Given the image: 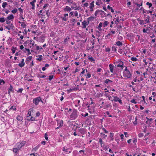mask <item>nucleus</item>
Returning <instances> with one entry per match:
<instances>
[{
	"instance_id": "55",
	"label": "nucleus",
	"mask_w": 156,
	"mask_h": 156,
	"mask_svg": "<svg viewBox=\"0 0 156 156\" xmlns=\"http://www.w3.org/2000/svg\"><path fill=\"white\" fill-rule=\"evenodd\" d=\"M120 137H121V139L122 140H123V137H124V135L123 134H121L120 135Z\"/></svg>"
},
{
	"instance_id": "39",
	"label": "nucleus",
	"mask_w": 156,
	"mask_h": 156,
	"mask_svg": "<svg viewBox=\"0 0 156 156\" xmlns=\"http://www.w3.org/2000/svg\"><path fill=\"white\" fill-rule=\"evenodd\" d=\"M5 83V82L3 80L0 79V85H3Z\"/></svg>"
},
{
	"instance_id": "7",
	"label": "nucleus",
	"mask_w": 156,
	"mask_h": 156,
	"mask_svg": "<svg viewBox=\"0 0 156 156\" xmlns=\"http://www.w3.org/2000/svg\"><path fill=\"white\" fill-rule=\"evenodd\" d=\"M113 100L115 102L118 101L120 104L122 103V101L121 99L117 97V96H114Z\"/></svg>"
},
{
	"instance_id": "36",
	"label": "nucleus",
	"mask_w": 156,
	"mask_h": 156,
	"mask_svg": "<svg viewBox=\"0 0 156 156\" xmlns=\"http://www.w3.org/2000/svg\"><path fill=\"white\" fill-rule=\"evenodd\" d=\"M17 9L15 8V9H14L12 10L11 11V12L13 14H15L16 13V12H17Z\"/></svg>"
},
{
	"instance_id": "31",
	"label": "nucleus",
	"mask_w": 156,
	"mask_h": 156,
	"mask_svg": "<svg viewBox=\"0 0 156 156\" xmlns=\"http://www.w3.org/2000/svg\"><path fill=\"white\" fill-rule=\"evenodd\" d=\"M102 23H100L98 25V29L99 30H101V27H102Z\"/></svg>"
},
{
	"instance_id": "34",
	"label": "nucleus",
	"mask_w": 156,
	"mask_h": 156,
	"mask_svg": "<svg viewBox=\"0 0 156 156\" xmlns=\"http://www.w3.org/2000/svg\"><path fill=\"white\" fill-rule=\"evenodd\" d=\"M5 21V19L4 17L0 18V22L1 23H3Z\"/></svg>"
},
{
	"instance_id": "29",
	"label": "nucleus",
	"mask_w": 156,
	"mask_h": 156,
	"mask_svg": "<svg viewBox=\"0 0 156 156\" xmlns=\"http://www.w3.org/2000/svg\"><path fill=\"white\" fill-rule=\"evenodd\" d=\"M100 10H97L95 13H94V15L95 16H96L99 13H100Z\"/></svg>"
},
{
	"instance_id": "53",
	"label": "nucleus",
	"mask_w": 156,
	"mask_h": 156,
	"mask_svg": "<svg viewBox=\"0 0 156 156\" xmlns=\"http://www.w3.org/2000/svg\"><path fill=\"white\" fill-rule=\"evenodd\" d=\"M91 75L89 73H88L87 74V77H86L87 78H89L91 77Z\"/></svg>"
},
{
	"instance_id": "50",
	"label": "nucleus",
	"mask_w": 156,
	"mask_h": 156,
	"mask_svg": "<svg viewBox=\"0 0 156 156\" xmlns=\"http://www.w3.org/2000/svg\"><path fill=\"white\" fill-rule=\"evenodd\" d=\"M30 44H31L32 46L34 45V41L33 40H30Z\"/></svg>"
},
{
	"instance_id": "19",
	"label": "nucleus",
	"mask_w": 156,
	"mask_h": 156,
	"mask_svg": "<svg viewBox=\"0 0 156 156\" xmlns=\"http://www.w3.org/2000/svg\"><path fill=\"white\" fill-rule=\"evenodd\" d=\"M37 57H39L38 58L36 59L37 60L39 61H41L42 60V56L41 55H39L37 56Z\"/></svg>"
},
{
	"instance_id": "3",
	"label": "nucleus",
	"mask_w": 156,
	"mask_h": 156,
	"mask_svg": "<svg viewBox=\"0 0 156 156\" xmlns=\"http://www.w3.org/2000/svg\"><path fill=\"white\" fill-rule=\"evenodd\" d=\"M123 76L128 78H130L131 76V74L129 71H124L123 72Z\"/></svg>"
},
{
	"instance_id": "37",
	"label": "nucleus",
	"mask_w": 156,
	"mask_h": 156,
	"mask_svg": "<svg viewBox=\"0 0 156 156\" xmlns=\"http://www.w3.org/2000/svg\"><path fill=\"white\" fill-rule=\"evenodd\" d=\"M7 5V3L6 2H4L2 3V7L3 8H5Z\"/></svg>"
},
{
	"instance_id": "62",
	"label": "nucleus",
	"mask_w": 156,
	"mask_h": 156,
	"mask_svg": "<svg viewBox=\"0 0 156 156\" xmlns=\"http://www.w3.org/2000/svg\"><path fill=\"white\" fill-rule=\"evenodd\" d=\"M40 113L39 112H37L36 114V116H37V117H38V116H39L40 115Z\"/></svg>"
},
{
	"instance_id": "18",
	"label": "nucleus",
	"mask_w": 156,
	"mask_h": 156,
	"mask_svg": "<svg viewBox=\"0 0 156 156\" xmlns=\"http://www.w3.org/2000/svg\"><path fill=\"white\" fill-rule=\"evenodd\" d=\"M87 22L84 20L82 23V24L83 25V27L82 28H85L86 27L87 25Z\"/></svg>"
},
{
	"instance_id": "25",
	"label": "nucleus",
	"mask_w": 156,
	"mask_h": 156,
	"mask_svg": "<svg viewBox=\"0 0 156 156\" xmlns=\"http://www.w3.org/2000/svg\"><path fill=\"white\" fill-rule=\"evenodd\" d=\"M119 22V17H117L115 18V23L116 24H118V23Z\"/></svg>"
},
{
	"instance_id": "10",
	"label": "nucleus",
	"mask_w": 156,
	"mask_h": 156,
	"mask_svg": "<svg viewBox=\"0 0 156 156\" xmlns=\"http://www.w3.org/2000/svg\"><path fill=\"white\" fill-rule=\"evenodd\" d=\"M24 59L23 58H22V59L21 61V63L19 64V66L21 67H22L24 66L25 63L24 62Z\"/></svg>"
},
{
	"instance_id": "58",
	"label": "nucleus",
	"mask_w": 156,
	"mask_h": 156,
	"mask_svg": "<svg viewBox=\"0 0 156 156\" xmlns=\"http://www.w3.org/2000/svg\"><path fill=\"white\" fill-rule=\"evenodd\" d=\"M40 48L41 49H42V48H40V47L39 46H36V50H37V51Z\"/></svg>"
},
{
	"instance_id": "2",
	"label": "nucleus",
	"mask_w": 156,
	"mask_h": 156,
	"mask_svg": "<svg viewBox=\"0 0 156 156\" xmlns=\"http://www.w3.org/2000/svg\"><path fill=\"white\" fill-rule=\"evenodd\" d=\"M40 101H42L41 98L40 97L33 99V103L36 105L38 104L39 102Z\"/></svg>"
},
{
	"instance_id": "12",
	"label": "nucleus",
	"mask_w": 156,
	"mask_h": 156,
	"mask_svg": "<svg viewBox=\"0 0 156 156\" xmlns=\"http://www.w3.org/2000/svg\"><path fill=\"white\" fill-rule=\"evenodd\" d=\"M109 68L110 71L112 73H113L114 66L112 64H110L109 65Z\"/></svg>"
},
{
	"instance_id": "56",
	"label": "nucleus",
	"mask_w": 156,
	"mask_h": 156,
	"mask_svg": "<svg viewBox=\"0 0 156 156\" xmlns=\"http://www.w3.org/2000/svg\"><path fill=\"white\" fill-rule=\"evenodd\" d=\"M83 70L82 71V72L81 73V74L80 75L81 76H82V75H83L84 73H85V70L83 69Z\"/></svg>"
},
{
	"instance_id": "59",
	"label": "nucleus",
	"mask_w": 156,
	"mask_h": 156,
	"mask_svg": "<svg viewBox=\"0 0 156 156\" xmlns=\"http://www.w3.org/2000/svg\"><path fill=\"white\" fill-rule=\"evenodd\" d=\"M18 10L19 11H20V12L22 13L23 12V9L21 8H20L18 9Z\"/></svg>"
},
{
	"instance_id": "33",
	"label": "nucleus",
	"mask_w": 156,
	"mask_h": 156,
	"mask_svg": "<svg viewBox=\"0 0 156 156\" xmlns=\"http://www.w3.org/2000/svg\"><path fill=\"white\" fill-rule=\"evenodd\" d=\"M109 24V22L107 21H105L103 23V25L104 27H105L108 25Z\"/></svg>"
},
{
	"instance_id": "45",
	"label": "nucleus",
	"mask_w": 156,
	"mask_h": 156,
	"mask_svg": "<svg viewBox=\"0 0 156 156\" xmlns=\"http://www.w3.org/2000/svg\"><path fill=\"white\" fill-rule=\"evenodd\" d=\"M21 26L22 27H23V28H25L26 27V25L23 22L21 24Z\"/></svg>"
},
{
	"instance_id": "60",
	"label": "nucleus",
	"mask_w": 156,
	"mask_h": 156,
	"mask_svg": "<svg viewBox=\"0 0 156 156\" xmlns=\"http://www.w3.org/2000/svg\"><path fill=\"white\" fill-rule=\"evenodd\" d=\"M105 51L106 52H108L110 51V49L109 48H107L105 49Z\"/></svg>"
},
{
	"instance_id": "47",
	"label": "nucleus",
	"mask_w": 156,
	"mask_h": 156,
	"mask_svg": "<svg viewBox=\"0 0 156 156\" xmlns=\"http://www.w3.org/2000/svg\"><path fill=\"white\" fill-rule=\"evenodd\" d=\"M54 20L55 21V22L56 23H58L59 22V20H58L57 18H55L54 19Z\"/></svg>"
},
{
	"instance_id": "43",
	"label": "nucleus",
	"mask_w": 156,
	"mask_h": 156,
	"mask_svg": "<svg viewBox=\"0 0 156 156\" xmlns=\"http://www.w3.org/2000/svg\"><path fill=\"white\" fill-rule=\"evenodd\" d=\"M30 4L32 6V9H34L35 8V5H34V3H33L32 2H30Z\"/></svg>"
},
{
	"instance_id": "9",
	"label": "nucleus",
	"mask_w": 156,
	"mask_h": 156,
	"mask_svg": "<svg viewBox=\"0 0 156 156\" xmlns=\"http://www.w3.org/2000/svg\"><path fill=\"white\" fill-rule=\"evenodd\" d=\"M5 27L6 29H8V30H10L11 29H13V28H14V26L12 24H11L10 25H9L8 26H5Z\"/></svg>"
},
{
	"instance_id": "11",
	"label": "nucleus",
	"mask_w": 156,
	"mask_h": 156,
	"mask_svg": "<svg viewBox=\"0 0 156 156\" xmlns=\"http://www.w3.org/2000/svg\"><path fill=\"white\" fill-rule=\"evenodd\" d=\"M100 14L101 17H104L106 16V13L101 10H100Z\"/></svg>"
},
{
	"instance_id": "41",
	"label": "nucleus",
	"mask_w": 156,
	"mask_h": 156,
	"mask_svg": "<svg viewBox=\"0 0 156 156\" xmlns=\"http://www.w3.org/2000/svg\"><path fill=\"white\" fill-rule=\"evenodd\" d=\"M146 125L148 126H150L151 123L149 122L148 120L146 122Z\"/></svg>"
},
{
	"instance_id": "27",
	"label": "nucleus",
	"mask_w": 156,
	"mask_h": 156,
	"mask_svg": "<svg viewBox=\"0 0 156 156\" xmlns=\"http://www.w3.org/2000/svg\"><path fill=\"white\" fill-rule=\"evenodd\" d=\"M137 58L135 57H132L131 58V60L133 61H137Z\"/></svg>"
},
{
	"instance_id": "16",
	"label": "nucleus",
	"mask_w": 156,
	"mask_h": 156,
	"mask_svg": "<svg viewBox=\"0 0 156 156\" xmlns=\"http://www.w3.org/2000/svg\"><path fill=\"white\" fill-rule=\"evenodd\" d=\"M27 119L30 121H34L35 120V118L31 116L30 117V118H27Z\"/></svg>"
},
{
	"instance_id": "4",
	"label": "nucleus",
	"mask_w": 156,
	"mask_h": 156,
	"mask_svg": "<svg viewBox=\"0 0 156 156\" xmlns=\"http://www.w3.org/2000/svg\"><path fill=\"white\" fill-rule=\"evenodd\" d=\"M18 146H19L17 148H14L13 149V151L14 152L16 153L19 150H20V149L24 145L23 144H22L21 143H18L17 144Z\"/></svg>"
},
{
	"instance_id": "13",
	"label": "nucleus",
	"mask_w": 156,
	"mask_h": 156,
	"mask_svg": "<svg viewBox=\"0 0 156 156\" xmlns=\"http://www.w3.org/2000/svg\"><path fill=\"white\" fill-rule=\"evenodd\" d=\"M71 10V9L68 6H66L64 9V11H67L68 12H69Z\"/></svg>"
},
{
	"instance_id": "49",
	"label": "nucleus",
	"mask_w": 156,
	"mask_h": 156,
	"mask_svg": "<svg viewBox=\"0 0 156 156\" xmlns=\"http://www.w3.org/2000/svg\"><path fill=\"white\" fill-rule=\"evenodd\" d=\"M45 138L46 140H48V134L47 133H45Z\"/></svg>"
},
{
	"instance_id": "14",
	"label": "nucleus",
	"mask_w": 156,
	"mask_h": 156,
	"mask_svg": "<svg viewBox=\"0 0 156 156\" xmlns=\"http://www.w3.org/2000/svg\"><path fill=\"white\" fill-rule=\"evenodd\" d=\"M119 64L117 65V67H120L122 68L123 67V62L122 61H120L119 62Z\"/></svg>"
},
{
	"instance_id": "32",
	"label": "nucleus",
	"mask_w": 156,
	"mask_h": 156,
	"mask_svg": "<svg viewBox=\"0 0 156 156\" xmlns=\"http://www.w3.org/2000/svg\"><path fill=\"white\" fill-rule=\"evenodd\" d=\"M67 2L68 3H69L70 4H74L76 5V4L75 3H73V0H67Z\"/></svg>"
},
{
	"instance_id": "40",
	"label": "nucleus",
	"mask_w": 156,
	"mask_h": 156,
	"mask_svg": "<svg viewBox=\"0 0 156 156\" xmlns=\"http://www.w3.org/2000/svg\"><path fill=\"white\" fill-rule=\"evenodd\" d=\"M16 49V48H14L12 47L11 48V50L12 51V52L13 53H14L15 52V50Z\"/></svg>"
},
{
	"instance_id": "46",
	"label": "nucleus",
	"mask_w": 156,
	"mask_h": 156,
	"mask_svg": "<svg viewBox=\"0 0 156 156\" xmlns=\"http://www.w3.org/2000/svg\"><path fill=\"white\" fill-rule=\"evenodd\" d=\"M88 59L92 62L94 61V58L92 57H89Z\"/></svg>"
},
{
	"instance_id": "26",
	"label": "nucleus",
	"mask_w": 156,
	"mask_h": 156,
	"mask_svg": "<svg viewBox=\"0 0 156 156\" xmlns=\"http://www.w3.org/2000/svg\"><path fill=\"white\" fill-rule=\"evenodd\" d=\"M107 8L110 10H111V11L113 13L114 12V10L112 8L110 7L109 5H108L107 6Z\"/></svg>"
},
{
	"instance_id": "6",
	"label": "nucleus",
	"mask_w": 156,
	"mask_h": 156,
	"mask_svg": "<svg viewBox=\"0 0 156 156\" xmlns=\"http://www.w3.org/2000/svg\"><path fill=\"white\" fill-rule=\"evenodd\" d=\"M12 92L13 93L14 92V89L12 85L10 84V87L8 89V93L9 95H10V93Z\"/></svg>"
},
{
	"instance_id": "21",
	"label": "nucleus",
	"mask_w": 156,
	"mask_h": 156,
	"mask_svg": "<svg viewBox=\"0 0 156 156\" xmlns=\"http://www.w3.org/2000/svg\"><path fill=\"white\" fill-rule=\"evenodd\" d=\"M14 18V16L12 14L10 15L9 16H8L7 19L8 20H11Z\"/></svg>"
},
{
	"instance_id": "28",
	"label": "nucleus",
	"mask_w": 156,
	"mask_h": 156,
	"mask_svg": "<svg viewBox=\"0 0 156 156\" xmlns=\"http://www.w3.org/2000/svg\"><path fill=\"white\" fill-rule=\"evenodd\" d=\"M100 10H97L95 13H94V15L95 16H96L99 13H100Z\"/></svg>"
},
{
	"instance_id": "5",
	"label": "nucleus",
	"mask_w": 156,
	"mask_h": 156,
	"mask_svg": "<svg viewBox=\"0 0 156 156\" xmlns=\"http://www.w3.org/2000/svg\"><path fill=\"white\" fill-rule=\"evenodd\" d=\"M68 14L66 13L64 14V16L63 17H60V18H62L63 21H66L68 19Z\"/></svg>"
},
{
	"instance_id": "22",
	"label": "nucleus",
	"mask_w": 156,
	"mask_h": 156,
	"mask_svg": "<svg viewBox=\"0 0 156 156\" xmlns=\"http://www.w3.org/2000/svg\"><path fill=\"white\" fill-rule=\"evenodd\" d=\"M110 137L111 138V140L112 141L114 140V137H113L114 134L112 133H110Z\"/></svg>"
},
{
	"instance_id": "17",
	"label": "nucleus",
	"mask_w": 156,
	"mask_h": 156,
	"mask_svg": "<svg viewBox=\"0 0 156 156\" xmlns=\"http://www.w3.org/2000/svg\"><path fill=\"white\" fill-rule=\"evenodd\" d=\"M17 119L19 121H21L23 120V118L22 116L18 115L16 117Z\"/></svg>"
},
{
	"instance_id": "20",
	"label": "nucleus",
	"mask_w": 156,
	"mask_h": 156,
	"mask_svg": "<svg viewBox=\"0 0 156 156\" xmlns=\"http://www.w3.org/2000/svg\"><path fill=\"white\" fill-rule=\"evenodd\" d=\"M32 111V110L31 109H30L28 111V113L27 115V118H30V116H31V111Z\"/></svg>"
},
{
	"instance_id": "63",
	"label": "nucleus",
	"mask_w": 156,
	"mask_h": 156,
	"mask_svg": "<svg viewBox=\"0 0 156 156\" xmlns=\"http://www.w3.org/2000/svg\"><path fill=\"white\" fill-rule=\"evenodd\" d=\"M106 106L107 108L112 107V105L111 104H107L106 105Z\"/></svg>"
},
{
	"instance_id": "44",
	"label": "nucleus",
	"mask_w": 156,
	"mask_h": 156,
	"mask_svg": "<svg viewBox=\"0 0 156 156\" xmlns=\"http://www.w3.org/2000/svg\"><path fill=\"white\" fill-rule=\"evenodd\" d=\"M148 30V29H143V31L144 33L147 32V33L149 34V32H147Z\"/></svg>"
},
{
	"instance_id": "1",
	"label": "nucleus",
	"mask_w": 156,
	"mask_h": 156,
	"mask_svg": "<svg viewBox=\"0 0 156 156\" xmlns=\"http://www.w3.org/2000/svg\"><path fill=\"white\" fill-rule=\"evenodd\" d=\"M78 112L76 110H74L72 114L70 115V117L72 119H75L78 116Z\"/></svg>"
},
{
	"instance_id": "35",
	"label": "nucleus",
	"mask_w": 156,
	"mask_h": 156,
	"mask_svg": "<svg viewBox=\"0 0 156 156\" xmlns=\"http://www.w3.org/2000/svg\"><path fill=\"white\" fill-rule=\"evenodd\" d=\"M109 82L111 83L112 82V81L109 80V79H106L105 81V83H109Z\"/></svg>"
},
{
	"instance_id": "8",
	"label": "nucleus",
	"mask_w": 156,
	"mask_h": 156,
	"mask_svg": "<svg viewBox=\"0 0 156 156\" xmlns=\"http://www.w3.org/2000/svg\"><path fill=\"white\" fill-rule=\"evenodd\" d=\"M137 1H138V2L140 3L138 4L137 2H135V5H136L138 7L137 9H138L140 7V6H142L143 2L142 0H137Z\"/></svg>"
},
{
	"instance_id": "61",
	"label": "nucleus",
	"mask_w": 156,
	"mask_h": 156,
	"mask_svg": "<svg viewBox=\"0 0 156 156\" xmlns=\"http://www.w3.org/2000/svg\"><path fill=\"white\" fill-rule=\"evenodd\" d=\"M99 140L100 143L101 144V146L102 144H103L102 140L101 139H99Z\"/></svg>"
},
{
	"instance_id": "42",
	"label": "nucleus",
	"mask_w": 156,
	"mask_h": 156,
	"mask_svg": "<svg viewBox=\"0 0 156 156\" xmlns=\"http://www.w3.org/2000/svg\"><path fill=\"white\" fill-rule=\"evenodd\" d=\"M30 156H39V155L36 153H34L33 154H30Z\"/></svg>"
},
{
	"instance_id": "30",
	"label": "nucleus",
	"mask_w": 156,
	"mask_h": 156,
	"mask_svg": "<svg viewBox=\"0 0 156 156\" xmlns=\"http://www.w3.org/2000/svg\"><path fill=\"white\" fill-rule=\"evenodd\" d=\"M100 10H97L95 13H94V15L95 16H96L99 13H100Z\"/></svg>"
},
{
	"instance_id": "54",
	"label": "nucleus",
	"mask_w": 156,
	"mask_h": 156,
	"mask_svg": "<svg viewBox=\"0 0 156 156\" xmlns=\"http://www.w3.org/2000/svg\"><path fill=\"white\" fill-rule=\"evenodd\" d=\"M23 89L22 88H20L19 89V90L17 91V92H20L22 93V91L23 90Z\"/></svg>"
},
{
	"instance_id": "24",
	"label": "nucleus",
	"mask_w": 156,
	"mask_h": 156,
	"mask_svg": "<svg viewBox=\"0 0 156 156\" xmlns=\"http://www.w3.org/2000/svg\"><path fill=\"white\" fill-rule=\"evenodd\" d=\"M94 1H93L90 3L89 8H92L94 7Z\"/></svg>"
},
{
	"instance_id": "23",
	"label": "nucleus",
	"mask_w": 156,
	"mask_h": 156,
	"mask_svg": "<svg viewBox=\"0 0 156 156\" xmlns=\"http://www.w3.org/2000/svg\"><path fill=\"white\" fill-rule=\"evenodd\" d=\"M116 45L118 46H121L122 45V42L120 41H118L116 43Z\"/></svg>"
},
{
	"instance_id": "51",
	"label": "nucleus",
	"mask_w": 156,
	"mask_h": 156,
	"mask_svg": "<svg viewBox=\"0 0 156 156\" xmlns=\"http://www.w3.org/2000/svg\"><path fill=\"white\" fill-rule=\"evenodd\" d=\"M130 102L134 104H136L137 103L136 101L134 99L132 100Z\"/></svg>"
},
{
	"instance_id": "38",
	"label": "nucleus",
	"mask_w": 156,
	"mask_h": 156,
	"mask_svg": "<svg viewBox=\"0 0 156 156\" xmlns=\"http://www.w3.org/2000/svg\"><path fill=\"white\" fill-rule=\"evenodd\" d=\"M146 5H147L149 6V7L150 8L151 7L152 4L151 3H150L148 2H147L146 3Z\"/></svg>"
},
{
	"instance_id": "15",
	"label": "nucleus",
	"mask_w": 156,
	"mask_h": 156,
	"mask_svg": "<svg viewBox=\"0 0 156 156\" xmlns=\"http://www.w3.org/2000/svg\"><path fill=\"white\" fill-rule=\"evenodd\" d=\"M32 58V56H29L26 59V63L28 64V62H30Z\"/></svg>"
},
{
	"instance_id": "52",
	"label": "nucleus",
	"mask_w": 156,
	"mask_h": 156,
	"mask_svg": "<svg viewBox=\"0 0 156 156\" xmlns=\"http://www.w3.org/2000/svg\"><path fill=\"white\" fill-rule=\"evenodd\" d=\"M106 114L107 115H108V117H112V115H109V112L107 111V112H106Z\"/></svg>"
},
{
	"instance_id": "48",
	"label": "nucleus",
	"mask_w": 156,
	"mask_h": 156,
	"mask_svg": "<svg viewBox=\"0 0 156 156\" xmlns=\"http://www.w3.org/2000/svg\"><path fill=\"white\" fill-rule=\"evenodd\" d=\"M53 78V75H51L49 76V80H51Z\"/></svg>"
},
{
	"instance_id": "57",
	"label": "nucleus",
	"mask_w": 156,
	"mask_h": 156,
	"mask_svg": "<svg viewBox=\"0 0 156 156\" xmlns=\"http://www.w3.org/2000/svg\"><path fill=\"white\" fill-rule=\"evenodd\" d=\"M39 147V146H37L35 148H33V150L34 151H36L37 149Z\"/></svg>"
},
{
	"instance_id": "64",
	"label": "nucleus",
	"mask_w": 156,
	"mask_h": 156,
	"mask_svg": "<svg viewBox=\"0 0 156 156\" xmlns=\"http://www.w3.org/2000/svg\"><path fill=\"white\" fill-rule=\"evenodd\" d=\"M102 130H103V131H104L105 132V133H108V132L107 131V130L105 129V128H102Z\"/></svg>"
}]
</instances>
